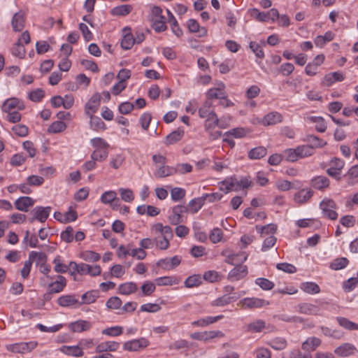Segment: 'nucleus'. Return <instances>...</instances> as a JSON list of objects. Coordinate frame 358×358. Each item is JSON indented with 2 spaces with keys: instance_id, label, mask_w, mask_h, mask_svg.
Segmentation results:
<instances>
[{
  "instance_id": "45",
  "label": "nucleus",
  "mask_w": 358,
  "mask_h": 358,
  "mask_svg": "<svg viewBox=\"0 0 358 358\" xmlns=\"http://www.w3.org/2000/svg\"><path fill=\"white\" fill-rule=\"evenodd\" d=\"M222 185H227V192L238 191V180L235 177L227 178L222 182Z\"/></svg>"
},
{
  "instance_id": "3",
  "label": "nucleus",
  "mask_w": 358,
  "mask_h": 358,
  "mask_svg": "<svg viewBox=\"0 0 358 358\" xmlns=\"http://www.w3.org/2000/svg\"><path fill=\"white\" fill-rule=\"evenodd\" d=\"M37 345L36 341H29L7 345L6 348L11 352L24 354L33 350Z\"/></svg>"
},
{
  "instance_id": "56",
  "label": "nucleus",
  "mask_w": 358,
  "mask_h": 358,
  "mask_svg": "<svg viewBox=\"0 0 358 358\" xmlns=\"http://www.w3.org/2000/svg\"><path fill=\"white\" fill-rule=\"evenodd\" d=\"M117 198V193L115 191L110 190L105 192L101 196V201L104 204H110L115 201Z\"/></svg>"
},
{
  "instance_id": "58",
  "label": "nucleus",
  "mask_w": 358,
  "mask_h": 358,
  "mask_svg": "<svg viewBox=\"0 0 358 358\" xmlns=\"http://www.w3.org/2000/svg\"><path fill=\"white\" fill-rule=\"evenodd\" d=\"M192 166L187 163L178 164L174 166L176 174H185L192 171Z\"/></svg>"
},
{
  "instance_id": "42",
  "label": "nucleus",
  "mask_w": 358,
  "mask_h": 358,
  "mask_svg": "<svg viewBox=\"0 0 358 358\" xmlns=\"http://www.w3.org/2000/svg\"><path fill=\"white\" fill-rule=\"evenodd\" d=\"M336 320L340 326L348 330H358V324L351 322L345 317H338Z\"/></svg>"
},
{
  "instance_id": "12",
  "label": "nucleus",
  "mask_w": 358,
  "mask_h": 358,
  "mask_svg": "<svg viewBox=\"0 0 358 358\" xmlns=\"http://www.w3.org/2000/svg\"><path fill=\"white\" fill-rule=\"evenodd\" d=\"M148 345V341L141 338L139 339H135L131 341L126 342L123 348L124 350L128 351H137L141 348H144Z\"/></svg>"
},
{
  "instance_id": "14",
  "label": "nucleus",
  "mask_w": 358,
  "mask_h": 358,
  "mask_svg": "<svg viewBox=\"0 0 358 358\" xmlns=\"http://www.w3.org/2000/svg\"><path fill=\"white\" fill-rule=\"evenodd\" d=\"M236 265V266L231 270L228 274V278L232 281L238 280L245 277L248 273L246 266H242L241 264Z\"/></svg>"
},
{
  "instance_id": "30",
  "label": "nucleus",
  "mask_w": 358,
  "mask_h": 358,
  "mask_svg": "<svg viewBox=\"0 0 358 358\" xmlns=\"http://www.w3.org/2000/svg\"><path fill=\"white\" fill-rule=\"evenodd\" d=\"M321 344L320 338L316 337L308 338L302 343V348L306 351H313Z\"/></svg>"
},
{
  "instance_id": "48",
  "label": "nucleus",
  "mask_w": 358,
  "mask_h": 358,
  "mask_svg": "<svg viewBox=\"0 0 358 358\" xmlns=\"http://www.w3.org/2000/svg\"><path fill=\"white\" fill-rule=\"evenodd\" d=\"M108 149H96L91 154V159H94L96 162H102L108 157Z\"/></svg>"
},
{
  "instance_id": "28",
  "label": "nucleus",
  "mask_w": 358,
  "mask_h": 358,
  "mask_svg": "<svg viewBox=\"0 0 358 358\" xmlns=\"http://www.w3.org/2000/svg\"><path fill=\"white\" fill-rule=\"evenodd\" d=\"M90 323L85 320H78L69 324V329L74 332L87 331L90 329Z\"/></svg>"
},
{
  "instance_id": "5",
  "label": "nucleus",
  "mask_w": 358,
  "mask_h": 358,
  "mask_svg": "<svg viewBox=\"0 0 358 358\" xmlns=\"http://www.w3.org/2000/svg\"><path fill=\"white\" fill-rule=\"evenodd\" d=\"M101 96L99 92L94 93L85 106L86 115H94L97 112L101 104Z\"/></svg>"
},
{
  "instance_id": "6",
  "label": "nucleus",
  "mask_w": 358,
  "mask_h": 358,
  "mask_svg": "<svg viewBox=\"0 0 358 358\" xmlns=\"http://www.w3.org/2000/svg\"><path fill=\"white\" fill-rule=\"evenodd\" d=\"M188 212V208L182 205H177L172 208L168 220L172 225H177L182 222V215Z\"/></svg>"
},
{
  "instance_id": "25",
  "label": "nucleus",
  "mask_w": 358,
  "mask_h": 358,
  "mask_svg": "<svg viewBox=\"0 0 358 358\" xmlns=\"http://www.w3.org/2000/svg\"><path fill=\"white\" fill-rule=\"evenodd\" d=\"M206 197L201 196L192 199L188 204V211L192 214L196 213L204 205Z\"/></svg>"
},
{
  "instance_id": "59",
  "label": "nucleus",
  "mask_w": 358,
  "mask_h": 358,
  "mask_svg": "<svg viewBox=\"0 0 358 358\" xmlns=\"http://www.w3.org/2000/svg\"><path fill=\"white\" fill-rule=\"evenodd\" d=\"M121 199L125 202H131L134 199L133 191L130 189L120 188Z\"/></svg>"
},
{
  "instance_id": "44",
  "label": "nucleus",
  "mask_w": 358,
  "mask_h": 358,
  "mask_svg": "<svg viewBox=\"0 0 358 358\" xmlns=\"http://www.w3.org/2000/svg\"><path fill=\"white\" fill-rule=\"evenodd\" d=\"M152 28L154 30L157 32H163L167 29V26L166 25L165 17H162V19L159 18H152Z\"/></svg>"
},
{
  "instance_id": "55",
  "label": "nucleus",
  "mask_w": 358,
  "mask_h": 358,
  "mask_svg": "<svg viewBox=\"0 0 358 358\" xmlns=\"http://www.w3.org/2000/svg\"><path fill=\"white\" fill-rule=\"evenodd\" d=\"M12 54L20 58H23L25 55V49L20 42V40H18L13 45L11 49Z\"/></svg>"
},
{
  "instance_id": "40",
  "label": "nucleus",
  "mask_w": 358,
  "mask_h": 358,
  "mask_svg": "<svg viewBox=\"0 0 358 358\" xmlns=\"http://www.w3.org/2000/svg\"><path fill=\"white\" fill-rule=\"evenodd\" d=\"M296 149L299 159L308 157L314 154L312 147L308 145H299Z\"/></svg>"
},
{
  "instance_id": "27",
  "label": "nucleus",
  "mask_w": 358,
  "mask_h": 358,
  "mask_svg": "<svg viewBox=\"0 0 358 358\" xmlns=\"http://www.w3.org/2000/svg\"><path fill=\"white\" fill-rule=\"evenodd\" d=\"M168 15L169 22L171 24L172 32L177 36L180 37L182 35V31L179 27L177 20L173 15V13L169 10H166Z\"/></svg>"
},
{
  "instance_id": "17",
  "label": "nucleus",
  "mask_w": 358,
  "mask_h": 358,
  "mask_svg": "<svg viewBox=\"0 0 358 358\" xmlns=\"http://www.w3.org/2000/svg\"><path fill=\"white\" fill-rule=\"evenodd\" d=\"M57 303L60 306L69 307L77 305L79 306V300L75 294L63 295L58 298Z\"/></svg>"
},
{
  "instance_id": "49",
  "label": "nucleus",
  "mask_w": 358,
  "mask_h": 358,
  "mask_svg": "<svg viewBox=\"0 0 358 358\" xmlns=\"http://www.w3.org/2000/svg\"><path fill=\"white\" fill-rule=\"evenodd\" d=\"M222 318V315H219L216 317H207L206 318L195 321L192 324L194 325L205 327L208 324H213Z\"/></svg>"
},
{
  "instance_id": "15",
  "label": "nucleus",
  "mask_w": 358,
  "mask_h": 358,
  "mask_svg": "<svg viewBox=\"0 0 358 358\" xmlns=\"http://www.w3.org/2000/svg\"><path fill=\"white\" fill-rule=\"evenodd\" d=\"M242 306L248 308H262L269 303L259 298H245L241 301Z\"/></svg>"
},
{
  "instance_id": "16",
  "label": "nucleus",
  "mask_w": 358,
  "mask_h": 358,
  "mask_svg": "<svg viewBox=\"0 0 358 358\" xmlns=\"http://www.w3.org/2000/svg\"><path fill=\"white\" fill-rule=\"evenodd\" d=\"M222 333L221 331H204V332H195L190 335V337L192 339L199 340V341H208L209 339L214 338L217 336H222Z\"/></svg>"
},
{
  "instance_id": "32",
  "label": "nucleus",
  "mask_w": 358,
  "mask_h": 358,
  "mask_svg": "<svg viewBox=\"0 0 358 358\" xmlns=\"http://www.w3.org/2000/svg\"><path fill=\"white\" fill-rule=\"evenodd\" d=\"M99 297V292L97 290H91L85 292L81 296V301H79V306L82 304H90L96 301Z\"/></svg>"
},
{
  "instance_id": "33",
  "label": "nucleus",
  "mask_w": 358,
  "mask_h": 358,
  "mask_svg": "<svg viewBox=\"0 0 358 358\" xmlns=\"http://www.w3.org/2000/svg\"><path fill=\"white\" fill-rule=\"evenodd\" d=\"M87 116L90 118V125L92 129L95 131L106 129V124L99 117L94 115Z\"/></svg>"
},
{
  "instance_id": "54",
  "label": "nucleus",
  "mask_w": 358,
  "mask_h": 358,
  "mask_svg": "<svg viewBox=\"0 0 358 358\" xmlns=\"http://www.w3.org/2000/svg\"><path fill=\"white\" fill-rule=\"evenodd\" d=\"M135 43L134 36L131 34H125L121 41V47L124 50H129Z\"/></svg>"
},
{
  "instance_id": "20",
  "label": "nucleus",
  "mask_w": 358,
  "mask_h": 358,
  "mask_svg": "<svg viewBox=\"0 0 358 358\" xmlns=\"http://www.w3.org/2000/svg\"><path fill=\"white\" fill-rule=\"evenodd\" d=\"M313 195L311 189H303L294 194V201L300 204L306 203Z\"/></svg>"
},
{
  "instance_id": "9",
  "label": "nucleus",
  "mask_w": 358,
  "mask_h": 358,
  "mask_svg": "<svg viewBox=\"0 0 358 358\" xmlns=\"http://www.w3.org/2000/svg\"><path fill=\"white\" fill-rule=\"evenodd\" d=\"M25 108L23 102L17 98L13 97L6 99L1 107L3 112L12 111L13 109L22 110Z\"/></svg>"
},
{
  "instance_id": "41",
  "label": "nucleus",
  "mask_w": 358,
  "mask_h": 358,
  "mask_svg": "<svg viewBox=\"0 0 358 358\" xmlns=\"http://www.w3.org/2000/svg\"><path fill=\"white\" fill-rule=\"evenodd\" d=\"M283 159L287 162H294L299 158L296 148H288L282 152Z\"/></svg>"
},
{
  "instance_id": "60",
  "label": "nucleus",
  "mask_w": 358,
  "mask_h": 358,
  "mask_svg": "<svg viewBox=\"0 0 358 358\" xmlns=\"http://www.w3.org/2000/svg\"><path fill=\"white\" fill-rule=\"evenodd\" d=\"M81 257L87 262H94L100 259L99 254L94 251H85L81 255Z\"/></svg>"
},
{
  "instance_id": "39",
  "label": "nucleus",
  "mask_w": 358,
  "mask_h": 358,
  "mask_svg": "<svg viewBox=\"0 0 358 358\" xmlns=\"http://www.w3.org/2000/svg\"><path fill=\"white\" fill-rule=\"evenodd\" d=\"M306 141L309 143L308 145L311 146L313 150L315 148H322L327 145V142L314 135L307 136Z\"/></svg>"
},
{
  "instance_id": "4",
  "label": "nucleus",
  "mask_w": 358,
  "mask_h": 358,
  "mask_svg": "<svg viewBox=\"0 0 358 358\" xmlns=\"http://www.w3.org/2000/svg\"><path fill=\"white\" fill-rule=\"evenodd\" d=\"M51 211V207L50 206H36L33 210L31 211V213L33 214L32 217L29 218V222L30 223H33L34 220H38L41 222H45L47 219L48 218L50 213Z\"/></svg>"
},
{
  "instance_id": "50",
  "label": "nucleus",
  "mask_w": 358,
  "mask_h": 358,
  "mask_svg": "<svg viewBox=\"0 0 358 358\" xmlns=\"http://www.w3.org/2000/svg\"><path fill=\"white\" fill-rule=\"evenodd\" d=\"M186 191L181 187H173L171 190V199L175 201H179L185 196Z\"/></svg>"
},
{
  "instance_id": "51",
  "label": "nucleus",
  "mask_w": 358,
  "mask_h": 358,
  "mask_svg": "<svg viewBox=\"0 0 358 358\" xmlns=\"http://www.w3.org/2000/svg\"><path fill=\"white\" fill-rule=\"evenodd\" d=\"M248 133L249 131L248 129L243 127H237L227 131L224 135L232 136L235 138H243L245 137Z\"/></svg>"
},
{
  "instance_id": "62",
  "label": "nucleus",
  "mask_w": 358,
  "mask_h": 358,
  "mask_svg": "<svg viewBox=\"0 0 358 358\" xmlns=\"http://www.w3.org/2000/svg\"><path fill=\"white\" fill-rule=\"evenodd\" d=\"M155 285L150 281H145L141 286V290L144 296L151 295L155 290Z\"/></svg>"
},
{
  "instance_id": "37",
  "label": "nucleus",
  "mask_w": 358,
  "mask_h": 358,
  "mask_svg": "<svg viewBox=\"0 0 358 358\" xmlns=\"http://www.w3.org/2000/svg\"><path fill=\"white\" fill-rule=\"evenodd\" d=\"M66 124L62 121H55L48 128V133L57 134L64 131L66 129Z\"/></svg>"
},
{
  "instance_id": "10",
  "label": "nucleus",
  "mask_w": 358,
  "mask_h": 358,
  "mask_svg": "<svg viewBox=\"0 0 358 358\" xmlns=\"http://www.w3.org/2000/svg\"><path fill=\"white\" fill-rule=\"evenodd\" d=\"M329 179L324 176H315L310 182V185L313 188L320 191H324L325 189L329 187Z\"/></svg>"
},
{
  "instance_id": "43",
  "label": "nucleus",
  "mask_w": 358,
  "mask_h": 358,
  "mask_svg": "<svg viewBox=\"0 0 358 358\" xmlns=\"http://www.w3.org/2000/svg\"><path fill=\"white\" fill-rule=\"evenodd\" d=\"M349 263L346 257H339L335 259L331 264L330 268L333 270H341L345 268Z\"/></svg>"
},
{
  "instance_id": "57",
  "label": "nucleus",
  "mask_w": 358,
  "mask_h": 358,
  "mask_svg": "<svg viewBox=\"0 0 358 358\" xmlns=\"http://www.w3.org/2000/svg\"><path fill=\"white\" fill-rule=\"evenodd\" d=\"M250 48L255 54L257 57L261 59H262L264 57L262 45L255 41H251L250 43Z\"/></svg>"
},
{
  "instance_id": "2",
  "label": "nucleus",
  "mask_w": 358,
  "mask_h": 358,
  "mask_svg": "<svg viewBox=\"0 0 358 358\" xmlns=\"http://www.w3.org/2000/svg\"><path fill=\"white\" fill-rule=\"evenodd\" d=\"M250 15L259 22H275L279 17V12L276 8H271L268 12H261L257 8H252Z\"/></svg>"
},
{
  "instance_id": "36",
  "label": "nucleus",
  "mask_w": 358,
  "mask_h": 358,
  "mask_svg": "<svg viewBox=\"0 0 358 358\" xmlns=\"http://www.w3.org/2000/svg\"><path fill=\"white\" fill-rule=\"evenodd\" d=\"M133 9L132 6L129 4L121 5L115 7L111 13L113 15L125 16L129 15Z\"/></svg>"
},
{
  "instance_id": "61",
  "label": "nucleus",
  "mask_w": 358,
  "mask_h": 358,
  "mask_svg": "<svg viewBox=\"0 0 358 358\" xmlns=\"http://www.w3.org/2000/svg\"><path fill=\"white\" fill-rule=\"evenodd\" d=\"M73 233V227L71 226L67 227L66 229L61 233V239L66 243H71L74 238Z\"/></svg>"
},
{
  "instance_id": "31",
  "label": "nucleus",
  "mask_w": 358,
  "mask_h": 358,
  "mask_svg": "<svg viewBox=\"0 0 358 358\" xmlns=\"http://www.w3.org/2000/svg\"><path fill=\"white\" fill-rule=\"evenodd\" d=\"M175 174L176 170H174V166H165V164L160 166L155 173V176L157 178H164Z\"/></svg>"
},
{
  "instance_id": "38",
  "label": "nucleus",
  "mask_w": 358,
  "mask_h": 358,
  "mask_svg": "<svg viewBox=\"0 0 358 358\" xmlns=\"http://www.w3.org/2000/svg\"><path fill=\"white\" fill-rule=\"evenodd\" d=\"M213 106V103L210 100H206L202 106L199 109V115L201 118L207 117L210 116L212 113H215L214 111L210 110Z\"/></svg>"
},
{
  "instance_id": "26",
  "label": "nucleus",
  "mask_w": 358,
  "mask_h": 358,
  "mask_svg": "<svg viewBox=\"0 0 358 358\" xmlns=\"http://www.w3.org/2000/svg\"><path fill=\"white\" fill-rule=\"evenodd\" d=\"M355 348L354 345L350 343H344L336 348L334 350L335 354L339 357H348L354 353Z\"/></svg>"
},
{
  "instance_id": "35",
  "label": "nucleus",
  "mask_w": 358,
  "mask_h": 358,
  "mask_svg": "<svg viewBox=\"0 0 358 358\" xmlns=\"http://www.w3.org/2000/svg\"><path fill=\"white\" fill-rule=\"evenodd\" d=\"M266 149L263 146H259L251 149L248 152V157L251 159H259L266 156Z\"/></svg>"
},
{
  "instance_id": "52",
  "label": "nucleus",
  "mask_w": 358,
  "mask_h": 358,
  "mask_svg": "<svg viewBox=\"0 0 358 358\" xmlns=\"http://www.w3.org/2000/svg\"><path fill=\"white\" fill-rule=\"evenodd\" d=\"M255 284L259 285L264 290H271L275 284L265 278H258L255 280Z\"/></svg>"
},
{
  "instance_id": "21",
  "label": "nucleus",
  "mask_w": 358,
  "mask_h": 358,
  "mask_svg": "<svg viewBox=\"0 0 358 358\" xmlns=\"http://www.w3.org/2000/svg\"><path fill=\"white\" fill-rule=\"evenodd\" d=\"M184 134V129L181 127H178L176 130L172 131L171 134L166 136L165 144L172 145L176 143L182 139Z\"/></svg>"
},
{
  "instance_id": "18",
  "label": "nucleus",
  "mask_w": 358,
  "mask_h": 358,
  "mask_svg": "<svg viewBox=\"0 0 358 358\" xmlns=\"http://www.w3.org/2000/svg\"><path fill=\"white\" fill-rule=\"evenodd\" d=\"M66 285V279L62 275H58L57 280L48 285L50 293L61 292Z\"/></svg>"
},
{
  "instance_id": "1",
  "label": "nucleus",
  "mask_w": 358,
  "mask_h": 358,
  "mask_svg": "<svg viewBox=\"0 0 358 358\" xmlns=\"http://www.w3.org/2000/svg\"><path fill=\"white\" fill-rule=\"evenodd\" d=\"M336 207V202L329 198H324L320 203L323 216L331 220H336L338 218V215L335 211Z\"/></svg>"
},
{
  "instance_id": "53",
  "label": "nucleus",
  "mask_w": 358,
  "mask_h": 358,
  "mask_svg": "<svg viewBox=\"0 0 358 358\" xmlns=\"http://www.w3.org/2000/svg\"><path fill=\"white\" fill-rule=\"evenodd\" d=\"M202 282V278L200 275H193L189 276L185 281L187 287H194L200 285Z\"/></svg>"
},
{
  "instance_id": "8",
  "label": "nucleus",
  "mask_w": 358,
  "mask_h": 358,
  "mask_svg": "<svg viewBox=\"0 0 358 358\" xmlns=\"http://www.w3.org/2000/svg\"><path fill=\"white\" fill-rule=\"evenodd\" d=\"M25 13L20 10L15 13L11 19V26L15 32L22 31L25 25Z\"/></svg>"
},
{
  "instance_id": "7",
  "label": "nucleus",
  "mask_w": 358,
  "mask_h": 358,
  "mask_svg": "<svg viewBox=\"0 0 358 358\" xmlns=\"http://www.w3.org/2000/svg\"><path fill=\"white\" fill-rule=\"evenodd\" d=\"M45 256V255L42 252L31 251L29 255V259L24 262V266L21 270L22 277L24 279H25L29 276V273L31 271L32 263L36 257H38V259H41L42 257Z\"/></svg>"
},
{
  "instance_id": "34",
  "label": "nucleus",
  "mask_w": 358,
  "mask_h": 358,
  "mask_svg": "<svg viewBox=\"0 0 358 358\" xmlns=\"http://www.w3.org/2000/svg\"><path fill=\"white\" fill-rule=\"evenodd\" d=\"M118 289L120 294L129 295L137 290V285L134 282L122 283L120 285Z\"/></svg>"
},
{
  "instance_id": "19",
  "label": "nucleus",
  "mask_w": 358,
  "mask_h": 358,
  "mask_svg": "<svg viewBox=\"0 0 358 358\" xmlns=\"http://www.w3.org/2000/svg\"><path fill=\"white\" fill-rule=\"evenodd\" d=\"M59 351L66 355L76 357L83 355V349L78 345L73 346L63 345L59 348Z\"/></svg>"
},
{
  "instance_id": "47",
  "label": "nucleus",
  "mask_w": 358,
  "mask_h": 358,
  "mask_svg": "<svg viewBox=\"0 0 358 358\" xmlns=\"http://www.w3.org/2000/svg\"><path fill=\"white\" fill-rule=\"evenodd\" d=\"M301 289L308 294H317L320 289L317 284L313 282H303L301 285Z\"/></svg>"
},
{
  "instance_id": "63",
  "label": "nucleus",
  "mask_w": 358,
  "mask_h": 358,
  "mask_svg": "<svg viewBox=\"0 0 358 358\" xmlns=\"http://www.w3.org/2000/svg\"><path fill=\"white\" fill-rule=\"evenodd\" d=\"M265 327L263 320H257L248 325V330L252 332H260Z\"/></svg>"
},
{
  "instance_id": "13",
  "label": "nucleus",
  "mask_w": 358,
  "mask_h": 358,
  "mask_svg": "<svg viewBox=\"0 0 358 358\" xmlns=\"http://www.w3.org/2000/svg\"><path fill=\"white\" fill-rule=\"evenodd\" d=\"M34 200L29 196H21L15 200L14 204L17 210L27 212L29 208L32 207L34 204Z\"/></svg>"
},
{
  "instance_id": "46",
  "label": "nucleus",
  "mask_w": 358,
  "mask_h": 358,
  "mask_svg": "<svg viewBox=\"0 0 358 358\" xmlns=\"http://www.w3.org/2000/svg\"><path fill=\"white\" fill-rule=\"evenodd\" d=\"M206 118L204 126L206 130L209 131L210 129L217 127L219 123V118L216 113H212L210 116H208Z\"/></svg>"
},
{
  "instance_id": "11",
  "label": "nucleus",
  "mask_w": 358,
  "mask_h": 358,
  "mask_svg": "<svg viewBox=\"0 0 358 358\" xmlns=\"http://www.w3.org/2000/svg\"><path fill=\"white\" fill-rule=\"evenodd\" d=\"M206 96L207 100L220 99H221V104L225 105V106H230L229 101L227 99L224 92L219 88L210 89L206 94Z\"/></svg>"
},
{
  "instance_id": "29",
  "label": "nucleus",
  "mask_w": 358,
  "mask_h": 358,
  "mask_svg": "<svg viewBox=\"0 0 358 358\" xmlns=\"http://www.w3.org/2000/svg\"><path fill=\"white\" fill-rule=\"evenodd\" d=\"M248 257L243 252L230 254L227 256L225 262L231 265L239 264L246 261Z\"/></svg>"
},
{
  "instance_id": "24",
  "label": "nucleus",
  "mask_w": 358,
  "mask_h": 358,
  "mask_svg": "<svg viewBox=\"0 0 358 358\" xmlns=\"http://www.w3.org/2000/svg\"><path fill=\"white\" fill-rule=\"evenodd\" d=\"M120 346L119 343L115 341H106L99 344L96 348V352H103L108 351H116Z\"/></svg>"
},
{
  "instance_id": "23",
  "label": "nucleus",
  "mask_w": 358,
  "mask_h": 358,
  "mask_svg": "<svg viewBox=\"0 0 358 358\" xmlns=\"http://www.w3.org/2000/svg\"><path fill=\"white\" fill-rule=\"evenodd\" d=\"M238 297L236 293H234L232 295L224 294L222 296L214 300L212 302V305L214 306H224L232 301H236Z\"/></svg>"
},
{
  "instance_id": "22",
  "label": "nucleus",
  "mask_w": 358,
  "mask_h": 358,
  "mask_svg": "<svg viewBox=\"0 0 358 358\" xmlns=\"http://www.w3.org/2000/svg\"><path fill=\"white\" fill-rule=\"evenodd\" d=\"M282 117L281 114L278 112H271L268 113L264 117L262 123L265 126L273 125L281 122Z\"/></svg>"
},
{
  "instance_id": "64",
  "label": "nucleus",
  "mask_w": 358,
  "mask_h": 358,
  "mask_svg": "<svg viewBox=\"0 0 358 358\" xmlns=\"http://www.w3.org/2000/svg\"><path fill=\"white\" fill-rule=\"evenodd\" d=\"M12 131L18 136L24 137L27 136L29 129L24 124H17L12 127Z\"/></svg>"
}]
</instances>
